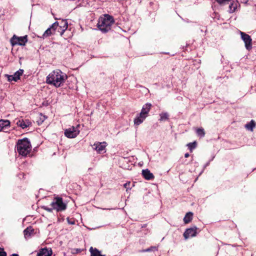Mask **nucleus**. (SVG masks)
Segmentation results:
<instances>
[{"label":"nucleus","mask_w":256,"mask_h":256,"mask_svg":"<svg viewBox=\"0 0 256 256\" xmlns=\"http://www.w3.org/2000/svg\"><path fill=\"white\" fill-rule=\"evenodd\" d=\"M67 78L66 75L61 70H56L50 72L46 78V82L56 88L60 87Z\"/></svg>","instance_id":"obj_1"},{"label":"nucleus","mask_w":256,"mask_h":256,"mask_svg":"<svg viewBox=\"0 0 256 256\" xmlns=\"http://www.w3.org/2000/svg\"><path fill=\"white\" fill-rule=\"evenodd\" d=\"M113 17L109 14H104L100 16L97 24L98 28L103 32L109 31L112 25L114 23Z\"/></svg>","instance_id":"obj_2"},{"label":"nucleus","mask_w":256,"mask_h":256,"mask_svg":"<svg viewBox=\"0 0 256 256\" xmlns=\"http://www.w3.org/2000/svg\"><path fill=\"white\" fill-rule=\"evenodd\" d=\"M31 149V144L28 138L19 140L17 142V151L20 155L26 156L30 153Z\"/></svg>","instance_id":"obj_3"},{"label":"nucleus","mask_w":256,"mask_h":256,"mask_svg":"<svg viewBox=\"0 0 256 256\" xmlns=\"http://www.w3.org/2000/svg\"><path fill=\"white\" fill-rule=\"evenodd\" d=\"M50 206L52 208L44 206V208L48 212H52V210L56 211H62L66 209V204L63 202L62 198L60 197L55 198L52 202Z\"/></svg>","instance_id":"obj_4"},{"label":"nucleus","mask_w":256,"mask_h":256,"mask_svg":"<svg viewBox=\"0 0 256 256\" xmlns=\"http://www.w3.org/2000/svg\"><path fill=\"white\" fill-rule=\"evenodd\" d=\"M52 26L55 27L58 32L62 36L65 30L68 28V24L66 20H62L60 22H56L52 24Z\"/></svg>","instance_id":"obj_5"},{"label":"nucleus","mask_w":256,"mask_h":256,"mask_svg":"<svg viewBox=\"0 0 256 256\" xmlns=\"http://www.w3.org/2000/svg\"><path fill=\"white\" fill-rule=\"evenodd\" d=\"M241 38L244 42V45L246 49L250 50L252 48V39L250 36L244 33V32H240Z\"/></svg>","instance_id":"obj_6"},{"label":"nucleus","mask_w":256,"mask_h":256,"mask_svg":"<svg viewBox=\"0 0 256 256\" xmlns=\"http://www.w3.org/2000/svg\"><path fill=\"white\" fill-rule=\"evenodd\" d=\"M78 126H79L78 125L76 127L72 126L66 129L64 131L65 136L68 138H76L80 133Z\"/></svg>","instance_id":"obj_7"},{"label":"nucleus","mask_w":256,"mask_h":256,"mask_svg":"<svg viewBox=\"0 0 256 256\" xmlns=\"http://www.w3.org/2000/svg\"><path fill=\"white\" fill-rule=\"evenodd\" d=\"M17 126H19L22 129H24L31 126H32V122L28 119L22 118L18 122H17Z\"/></svg>","instance_id":"obj_8"},{"label":"nucleus","mask_w":256,"mask_h":256,"mask_svg":"<svg viewBox=\"0 0 256 256\" xmlns=\"http://www.w3.org/2000/svg\"><path fill=\"white\" fill-rule=\"evenodd\" d=\"M196 227L188 228L184 234V236L185 238H188L190 237H193L196 236Z\"/></svg>","instance_id":"obj_9"},{"label":"nucleus","mask_w":256,"mask_h":256,"mask_svg":"<svg viewBox=\"0 0 256 256\" xmlns=\"http://www.w3.org/2000/svg\"><path fill=\"white\" fill-rule=\"evenodd\" d=\"M93 146L94 149L96 150L98 153L100 154L104 150L106 146V143L99 142H96L94 144Z\"/></svg>","instance_id":"obj_10"},{"label":"nucleus","mask_w":256,"mask_h":256,"mask_svg":"<svg viewBox=\"0 0 256 256\" xmlns=\"http://www.w3.org/2000/svg\"><path fill=\"white\" fill-rule=\"evenodd\" d=\"M151 107L152 104L150 103L146 104L143 106L140 114L147 117L148 116V112L151 109Z\"/></svg>","instance_id":"obj_11"},{"label":"nucleus","mask_w":256,"mask_h":256,"mask_svg":"<svg viewBox=\"0 0 256 256\" xmlns=\"http://www.w3.org/2000/svg\"><path fill=\"white\" fill-rule=\"evenodd\" d=\"M24 236L26 238H28L34 234V230L32 226H30L24 230Z\"/></svg>","instance_id":"obj_12"},{"label":"nucleus","mask_w":256,"mask_h":256,"mask_svg":"<svg viewBox=\"0 0 256 256\" xmlns=\"http://www.w3.org/2000/svg\"><path fill=\"white\" fill-rule=\"evenodd\" d=\"M52 250L51 248H44L40 250L38 253L37 256H51Z\"/></svg>","instance_id":"obj_13"},{"label":"nucleus","mask_w":256,"mask_h":256,"mask_svg":"<svg viewBox=\"0 0 256 256\" xmlns=\"http://www.w3.org/2000/svg\"><path fill=\"white\" fill-rule=\"evenodd\" d=\"M142 175L146 180H152L154 178V174L148 169L143 170Z\"/></svg>","instance_id":"obj_14"},{"label":"nucleus","mask_w":256,"mask_h":256,"mask_svg":"<svg viewBox=\"0 0 256 256\" xmlns=\"http://www.w3.org/2000/svg\"><path fill=\"white\" fill-rule=\"evenodd\" d=\"M56 28L55 27L52 26V24L48 28L43 34L42 38H46L51 34H52L56 30Z\"/></svg>","instance_id":"obj_15"},{"label":"nucleus","mask_w":256,"mask_h":256,"mask_svg":"<svg viewBox=\"0 0 256 256\" xmlns=\"http://www.w3.org/2000/svg\"><path fill=\"white\" fill-rule=\"evenodd\" d=\"M28 40V36L26 35L23 36H17V44L20 46H25Z\"/></svg>","instance_id":"obj_16"},{"label":"nucleus","mask_w":256,"mask_h":256,"mask_svg":"<svg viewBox=\"0 0 256 256\" xmlns=\"http://www.w3.org/2000/svg\"><path fill=\"white\" fill-rule=\"evenodd\" d=\"M146 117L140 114L134 120V124L138 126L141 124Z\"/></svg>","instance_id":"obj_17"},{"label":"nucleus","mask_w":256,"mask_h":256,"mask_svg":"<svg viewBox=\"0 0 256 256\" xmlns=\"http://www.w3.org/2000/svg\"><path fill=\"white\" fill-rule=\"evenodd\" d=\"M10 125V122L8 120H0V132L4 130Z\"/></svg>","instance_id":"obj_18"},{"label":"nucleus","mask_w":256,"mask_h":256,"mask_svg":"<svg viewBox=\"0 0 256 256\" xmlns=\"http://www.w3.org/2000/svg\"><path fill=\"white\" fill-rule=\"evenodd\" d=\"M90 252L91 256H105L104 255L102 254H100V252L96 248L90 247Z\"/></svg>","instance_id":"obj_19"},{"label":"nucleus","mask_w":256,"mask_h":256,"mask_svg":"<svg viewBox=\"0 0 256 256\" xmlns=\"http://www.w3.org/2000/svg\"><path fill=\"white\" fill-rule=\"evenodd\" d=\"M238 5V2H233L229 6V12L232 13L235 12Z\"/></svg>","instance_id":"obj_20"},{"label":"nucleus","mask_w":256,"mask_h":256,"mask_svg":"<svg viewBox=\"0 0 256 256\" xmlns=\"http://www.w3.org/2000/svg\"><path fill=\"white\" fill-rule=\"evenodd\" d=\"M192 213L191 212H188L186 213L185 216L184 218V221L185 224L189 223L192 218Z\"/></svg>","instance_id":"obj_21"},{"label":"nucleus","mask_w":256,"mask_h":256,"mask_svg":"<svg viewBox=\"0 0 256 256\" xmlns=\"http://www.w3.org/2000/svg\"><path fill=\"white\" fill-rule=\"evenodd\" d=\"M160 122H164L168 120L169 118V114L168 112H162L160 114Z\"/></svg>","instance_id":"obj_22"},{"label":"nucleus","mask_w":256,"mask_h":256,"mask_svg":"<svg viewBox=\"0 0 256 256\" xmlns=\"http://www.w3.org/2000/svg\"><path fill=\"white\" fill-rule=\"evenodd\" d=\"M256 126V123L254 120H252L250 122L246 124L245 125V128L248 130L252 131L254 128Z\"/></svg>","instance_id":"obj_23"},{"label":"nucleus","mask_w":256,"mask_h":256,"mask_svg":"<svg viewBox=\"0 0 256 256\" xmlns=\"http://www.w3.org/2000/svg\"><path fill=\"white\" fill-rule=\"evenodd\" d=\"M196 134L198 136L202 138L205 136V132L203 128H198L196 130Z\"/></svg>","instance_id":"obj_24"},{"label":"nucleus","mask_w":256,"mask_h":256,"mask_svg":"<svg viewBox=\"0 0 256 256\" xmlns=\"http://www.w3.org/2000/svg\"><path fill=\"white\" fill-rule=\"evenodd\" d=\"M5 76L8 78V80L9 82L12 80L16 82V72L13 75L6 74Z\"/></svg>","instance_id":"obj_25"},{"label":"nucleus","mask_w":256,"mask_h":256,"mask_svg":"<svg viewBox=\"0 0 256 256\" xmlns=\"http://www.w3.org/2000/svg\"><path fill=\"white\" fill-rule=\"evenodd\" d=\"M196 143L195 142H194L188 143L187 144L188 148L190 150V151H192V150L196 147Z\"/></svg>","instance_id":"obj_26"},{"label":"nucleus","mask_w":256,"mask_h":256,"mask_svg":"<svg viewBox=\"0 0 256 256\" xmlns=\"http://www.w3.org/2000/svg\"><path fill=\"white\" fill-rule=\"evenodd\" d=\"M10 43L12 46L16 44V35L14 34L10 39Z\"/></svg>","instance_id":"obj_27"},{"label":"nucleus","mask_w":256,"mask_h":256,"mask_svg":"<svg viewBox=\"0 0 256 256\" xmlns=\"http://www.w3.org/2000/svg\"><path fill=\"white\" fill-rule=\"evenodd\" d=\"M218 3L224 5L228 4L230 0H216Z\"/></svg>","instance_id":"obj_28"},{"label":"nucleus","mask_w":256,"mask_h":256,"mask_svg":"<svg viewBox=\"0 0 256 256\" xmlns=\"http://www.w3.org/2000/svg\"><path fill=\"white\" fill-rule=\"evenodd\" d=\"M24 73V70L22 69H19L17 70V80L20 78V76H22Z\"/></svg>","instance_id":"obj_29"},{"label":"nucleus","mask_w":256,"mask_h":256,"mask_svg":"<svg viewBox=\"0 0 256 256\" xmlns=\"http://www.w3.org/2000/svg\"><path fill=\"white\" fill-rule=\"evenodd\" d=\"M130 182H128L124 184V187L126 189V190H128V189H130Z\"/></svg>","instance_id":"obj_30"},{"label":"nucleus","mask_w":256,"mask_h":256,"mask_svg":"<svg viewBox=\"0 0 256 256\" xmlns=\"http://www.w3.org/2000/svg\"><path fill=\"white\" fill-rule=\"evenodd\" d=\"M0 256H6V253L3 248H0Z\"/></svg>","instance_id":"obj_31"},{"label":"nucleus","mask_w":256,"mask_h":256,"mask_svg":"<svg viewBox=\"0 0 256 256\" xmlns=\"http://www.w3.org/2000/svg\"><path fill=\"white\" fill-rule=\"evenodd\" d=\"M153 248H154V247H152L151 248H147L146 250H144L142 252H148L151 251L152 249Z\"/></svg>","instance_id":"obj_32"},{"label":"nucleus","mask_w":256,"mask_h":256,"mask_svg":"<svg viewBox=\"0 0 256 256\" xmlns=\"http://www.w3.org/2000/svg\"><path fill=\"white\" fill-rule=\"evenodd\" d=\"M190 154L188 153H186L184 154L185 158H188Z\"/></svg>","instance_id":"obj_33"},{"label":"nucleus","mask_w":256,"mask_h":256,"mask_svg":"<svg viewBox=\"0 0 256 256\" xmlns=\"http://www.w3.org/2000/svg\"><path fill=\"white\" fill-rule=\"evenodd\" d=\"M68 223L71 224H75L74 222H70L69 220H68Z\"/></svg>","instance_id":"obj_34"},{"label":"nucleus","mask_w":256,"mask_h":256,"mask_svg":"<svg viewBox=\"0 0 256 256\" xmlns=\"http://www.w3.org/2000/svg\"><path fill=\"white\" fill-rule=\"evenodd\" d=\"M14 151L16 152V145L14 146Z\"/></svg>","instance_id":"obj_35"},{"label":"nucleus","mask_w":256,"mask_h":256,"mask_svg":"<svg viewBox=\"0 0 256 256\" xmlns=\"http://www.w3.org/2000/svg\"><path fill=\"white\" fill-rule=\"evenodd\" d=\"M17 256H18V254H17Z\"/></svg>","instance_id":"obj_36"}]
</instances>
